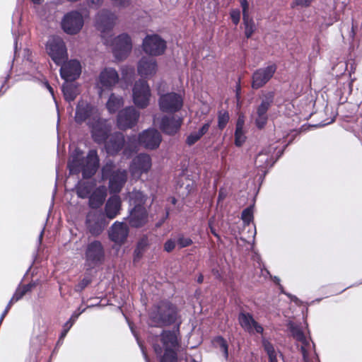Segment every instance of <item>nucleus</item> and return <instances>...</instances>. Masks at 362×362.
I'll return each instance as SVG.
<instances>
[{
  "label": "nucleus",
  "instance_id": "1",
  "mask_svg": "<svg viewBox=\"0 0 362 362\" xmlns=\"http://www.w3.org/2000/svg\"><path fill=\"white\" fill-rule=\"evenodd\" d=\"M117 16L108 10L99 11L95 18V26L102 33L105 43L112 47L116 59L122 60L127 57L132 48V40L127 34H122L113 39L105 37L115 23Z\"/></svg>",
  "mask_w": 362,
  "mask_h": 362
},
{
  "label": "nucleus",
  "instance_id": "2",
  "mask_svg": "<svg viewBox=\"0 0 362 362\" xmlns=\"http://www.w3.org/2000/svg\"><path fill=\"white\" fill-rule=\"evenodd\" d=\"M74 120L77 124L85 122L91 129L92 136L97 143L103 141L110 131L106 122L101 119L98 108L83 99L77 103Z\"/></svg>",
  "mask_w": 362,
  "mask_h": 362
},
{
  "label": "nucleus",
  "instance_id": "3",
  "mask_svg": "<svg viewBox=\"0 0 362 362\" xmlns=\"http://www.w3.org/2000/svg\"><path fill=\"white\" fill-rule=\"evenodd\" d=\"M99 167V158L95 150H90L86 157L82 151L76 148L72 153L68 168L70 174L82 173L83 178H89L96 173Z\"/></svg>",
  "mask_w": 362,
  "mask_h": 362
},
{
  "label": "nucleus",
  "instance_id": "4",
  "mask_svg": "<svg viewBox=\"0 0 362 362\" xmlns=\"http://www.w3.org/2000/svg\"><path fill=\"white\" fill-rule=\"evenodd\" d=\"M179 330H164L160 336V340L162 346L158 344H154V351L158 355H161L164 351L163 356L160 359V362H177L176 351L180 346V340L178 339Z\"/></svg>",
  "mask_w": 362,
  "mask_h": 362
},
{
  "label": "nucleus",
  "instance_id": "5",
  "mask_svg": "<svg viewBox=\"0 0 362 362\" xmlns=\"http://www.w3.org/2000/svg\"><path fill=\"white\" fill-rule=\"evenodd\" d=\"M177 311L175 305L169 302H160L150 314L151 323L156 327L168 326L175 323Z\"/></svg>",
  "mask_w": 362,
  "mask_h": 362
},
{
  "label": "nucleus",
  "instance_id": "6",
  "mask_svg": "<svg viewBox=\"0 0 362 362\" xmlns=\"http://www.w3.org/2000/svg\"><path fill=\"white\" fill-rule=\"evenodd\" d=\"M113 163H107L102 168V177L103 180L109 179V189L110 192L117 193L121 191L127 180V171L117 169L113 170Z\"/></svg>",
  "mask_w": 362,
  "mask_h": 362
},
{
  "label": "nucleus",
  "instance_id": "7",
  "mask_svg": "<svg viewBox=\"0 0 362 362\" xmlns=\"http://www.w3.org/2000/svg\"><path fill=\"white\" fill-rule=\"evenodd\" d=\"M108 223L109 221L101 211L91 210L86 214L85 226L88 233L93 237L99 236Z\"/></svg>",
  "mask_w": 362,
  "mask_h": 362
},
{
  "label": "nucleus",
  "instance_id": "8",
  "mask_svg": "<svg viewBox=\"0 0 362 362\" xmlns=\"http://www.w3.org/2000/svg\"><path fill=\"white\" fill-rule=\"evenodd\" d=\"M104 259L105 249L102 243L97 240L89 242L85 250L86 265L88 269L100 265Z\"/></svg>",
  "mask_w": 362,
  "mask_h": 362
},
{
  "label": "nucleus",
  "instance_id": "9",
  "mask_svg": "<svg viewBox=\"0 0 362 362\" xmlns=\"http://www.w3.org/2000/svg\"><path fill=\"white\" fill-rule=\"evenodd\" d=\"M46 51L57 65H61L68 57L65 43L58 36H52L49 38L46 44Z\"/></svg>",
  "mask_w": 362,
  "mask_h": 362
},
{
  "label": "nucleus",
  "instance_id": "10",
  "mask_svg": "<svg viewBox=\"0 0 362 362\" xmlns=\"http://www.w3.org/2000/svg\"><path fill=\"white\" fill-rule=\"evenodd\" d=\"M151 92L148 83L144 79L135 82L132 88V100L134 105L141 109L146 108L150 103Z\"/></svg>",
  "mask_w": 362,
  "mask_h": 362
},
{
  "label": "nucleus",
  "instance_id": "11",
  "mask_svg": "<svg viewBox=\"0 0 362 362\" xmlns=\"http://www.w3.org/2000/svg\"><path fill=\"white\" fill-rule=\"evenodd\" d=\"M84 21L82 14L72 11L64 15L62 20V28L69 35H76L82 29Z\"/></svg>",
  "mask_w": 362,
  "mask_h": 362
},
{
  "label": "nucleus",
  "instance_id": "12",
  "mask_svg": "<svg viewBox=\"0 0 362 362\" xmlns=\"http://www.w3.org/2000/svg\"><path fill=\"white\" fill-rule=\"evenodd\" d=\"M158 100L160 110L163 112L174 113L179 111L183 105L182 96L176 93L160 94Z\"/></svg>",
  "mask_w": 362,
  "mask_h": 362
},
{
  "label": "nucleus",
  "instance_id": "13",
  "mask_svg": "<svg viewBox=\"0 0 362 362\" xmlns=\"http://www.w3.org/2000/svg\"><path fill=\"white\" fill-rule=\"evenodd\" d=\"M166 42L158 35H148L144 39L143 51L150 56H160L165 52Z\"/></svg>",
  "mask_w": 362,
  "mask_h": 362
},
{
  "label": "nucleus",
  "instance_id": "14",
  "mask_svg": "<svg viewBox=\"0 0 362 362\" xmlns=\"http://www.w3.org/2000/svg\"><path fill=\"white\" fill-rule=\"evenodd\" d=\"M151 168V158L146 153H140L136 156L129 165L132 177L138 180L143 173H146Z\"/></svg>",
  "mask_w": 362,
  "mask_h": 362
},
{
  "label": "nucleus",
  "instance_id": "15",
  "mask_svg": "<svg viewBox=\"0 0 362 362\" xmlns=\"http://www.w3.org/2000/svg\"><path fill=\"white\" fill-rule=\"evenodd\" d=\"M139 115V112L132 106L123 109L117 115L118 127L122 129L132 128L137 123Z\"/></svg>",
  "mask_w": 362,
  "mask_h": 362
},
{
  "label": "nucleus",
  "instance_id": "16",
  "mask_svg": "<svg viewBox=\"0 0 362 362\" xmlns=\"http://www.w3.org/2000/svg\"><path fill=\"white\" fill-rule=\"evenodd\" d=\"M276 70L274 64H271L264 68L255 71L252 77V87L254 89H259L264 86L273 76Z\"/></svg>",
  "mask_w": 362,
  "mask_h": 362
},
{
  "label": "nucleus",
  "instance_id": "17",
  "mask_svg": "<svg viewBox=\"0 0 362 362\" xmlns=\"http://www.w3.org/2000/svg\"><path fill=\"white\" fill-rule=\"evenodd\" d=\"M102 143L105 142V147L107 153L109 155L117 154L125 145V140L124 135L120 132H116L112 134L108 135V133ZM101 144V142L100 143Z\"/></svg>",
  "mask_w": 362,
  "mask_h": 362
},
{
  "label": "nucleus",
  "instance_id": "18",
  "mask_svg": "<svg viewBox=\"0 0 362 362\" xmlns=\"http://www.w3.org/2000/svg\"><path fill=\"white\" fill-rule=\"evenodd\" d=\"M158 71L157 61L151 57H142L137 64V72L144 78H151Z\"/></svg>",
  "mask_w": 362,
  "mask_h": 362
},
{
  "label": "nucleus",
  "instance_id": "19",
  "mask_svg": "<svg viewBox=\"0 0 362 362\" xmlns=\"http://www.w3.org/2000/svg\"><path fill=\"white\" fill-rule=\"evenodd\" d=\"M61 65L60 75L66 81H72L79 77L81 66L78 60L71 59L63 62Z\"/></svg>",
  "mask_w": 362,
  "mask_h": 362
},
{
  "label": "nucleus",
  "instance_id": "20",
  "mask_svg": "<svg viewBox=\"0 0 362 362\" xmlns=\"http://www.w3.org/2000/svg\"><path fill=\"white\" fill-rule=\"evenodd\" d=\"M138 141L146 148L154 149L159 146L161 141V136L157 130L149 129L139 134Z\"/></svg>",
  "mask_w": 362,
  "mask_h": 362
},
{
  "label": "nucleus",
  "instance_id": "21",
  "mask_svg": "<svg viewBox=\"0 0 362 362\" xmlns=\"http://www.w3.org/2000/svg\"><path fill=\"white\" fill-rule=\"evenodd\" d=\"M276 149V146H269L258 153L255 164L257 168L264 170L268 167H272L276 162L274 159V153Z\"/></svg>",
  "mask_w": 362,
  "mask_h": 362
},
{
  "label": "nucleus",
  "instance_id": "22",
  "mask_svg": "<svg viewBox=\"0 0 362 362\" xmlns=\"http://www.w3.org/2000/svg\"><path fill=\"white\" fill-rule=\"evenodd\" d=\"M182 124V118L177 116H164L159 122L160 129L167 134L177 133Z\"/></svg>",
  "mask_w": 362,
  "mask_h": 362
},
{
  "label": "nucleus",
  "instance_id": "23",
  "mask_svg": "<svg viewBox=\"0 0 362 362\" xmlns=\"http://www.w3.org/2000/svg\"><path fill=\"white\" fill-rule=\"evenodd\" d=\"M238 321L242 328L250 334H262L263 332V327L249 313H240Z\"/></svg>",
  "mask_w": 362,
  "mask_h": 362
},
{
  "label": "nucleus",
  "instance_id": "24",
  "mask_svg": "<svg viewBox=\"0 0 362 362\" xmlns=\"http://www.w3.org/2000/svg\"><path fill=\"white\" fill-rule=\"evenodd\" d=\"M148 220V216L144 206H134L129 216V223L132 227H141L145 225Z\"/></svg>",
  "mask_w": 362,
  "mask_h": 362
},
{
  "label": "nucleus",
  "instance_id": "25",
  "mask_svg": "<svg viewBox=\"0 0 362 362\" xmlns=\"http://www.w3.org/2000/svg\"><path fill=\"white\" fill-rule=\"evenodd\" d=\"M129 228L126 223L115 222L109 231L110 239L117 244H122L127 239Z\"/></svg>",
  "mask_w": 362,
  "mask_h": 362
},
{
  "label": "nucleus",
  "instance_id": "26",
  "mask_svg": "<svg viewBox=\"0 0 362 362\" xmlns=\"http://www.w3.org/2000/svg\"><path fill=\"white\" fill-rule=\"evenodd\" d=\"M119 81V75L112 68L104 69L99 75V84L105 88L110 89Z\"/></svg>",
  "mask_w": 362,
  "mask_h": 362
},
{
  "label": "nucleus",
  "instance_id": "27",
  "mask_svg": "<svg viewBox=\"0 0 362 362\" xmlns=\"http://www.w3.org/2000/svg\"><path fill=\"white\" fill-rule=\"evenodd\" d=\"M290 329L293 337L301 344V352L303 356L305 357V354L309 353L312 349L310 339L305 336L299 326L291 324Z\"/></svg>",
  "mask_w": 362,
  "mask_h": 362
},
{
  "label": "nucleus",
  "instance_id": "28",
  "mask_svg": "<svg viewBox=\"0 0 362 362\" xmlns=\"http://www.w3.org/2000/svg\"><path fill=\"white\" fill-rule=\"evenodd\" d=\"M122 202L117 195L111 196L105 206V216L109 219L115 218L121 210Z\"/></svg>",
  "mask_w": 362,
  "mask_h": 362
},
{
  "label": "nucleus",
  "instance_id": "29",
  "mask_svg": "<svg viewBox=\"0 0 362 362\" xmlns=\"http://www.w3.org/2000/svg\"><path fill=\"white\" fill-rule=\"evenodd\" d=\"M107 196L105 186H99L95 188L88 197V205L93 209L100 208L104 203Z\"/></svg>",
  "mask_w": 362,
  "mask_h": 362
},
{
  "label": "nucleus",
  "instance_id": "30",
  "mask_svg": "<svg viewBox=\"0 0 362 362\" xmlns=\"http://www.w3.org/2000/svg\"><path fill=\"white\" fill-rule=\"evenodd\" d=\"M240 6L243 8V23L245 25V35L247 38L252 36L255 30V25L252 18L248 15V3L247 0H240Z\"/></svg>",
  "mask_w": 362,
  "mask_h": 362
},
{
  "label": "nucleus",
  "instance_id": "31",
  "mask_svg": "<svg viewBox=\"0 0 362 362\" xmlns=\"http://www.w3.org/2000/svg\"><path fill=\"white\" fill-rule=\"evenodd\" d=\"M95 189V182L94 181L81 180L76 186V194L81 199L88 198Z\"/></svg>",
  "mask_w": 362,
  "mask_h": 362
},
{
  "label": "nucleus",
  "instance_id": "32",
  "mask_svg": "<svg viewBox=\"0 0 362 362\" xmlns=\"http://www.w3.org/2000/svg\"><path fill=\"white\" fill-rule=\"evenodd\" d=\"M71 81H66L62 86V92L64 99L68 102L74 100L76 96L79 94L78 86Z\"/></svg>",
  "mask_w": 362,
  "mask_h": 362
},
{
  "label": "nucleus",
  "instance_id": "33",
  "mask_svg": "<svg viewBox=\"0 0 362 362\" xmlns=\"http://www.w3.org/2000/svg\"><path fill=\"white\" fill-rule=\"evenodd\" d=\"M268 111L263 107L257 106L256 111L252 115V117L255 122L257 127L259 129L263 128L268 120Z\"/></svg>",
  "mask_w": 362,
  "mask_h": 362
},
{
  "label": "nucleus",
  "instance_id": "34",
  "mask_svg": "<svg viewBox=\"0 0 362 362\" xmlns=\"http://www.w3.org/2000/svg\"><path fill=\"white\" fill-rule=\"evenodd\" d=\"M124 105V99L121 96L112 93L106 103V107L110 113L116 112Z\"/></svg>",
  "mask_w": 362,
  "mask_h": 362
},
{
  "label": "nucleus",
  "instance_id": "35",
  "mask_svg": "<svg viewBox=\"0 0 362 362\" xmlns=\"http://www.w3.org/2000/svg\"><path fill=\"white\" fill-rule=\"evenodd\" d=\"M262 346L264 348V351L267 353L269 361H274L278 357H282V354L276 349L274 345L269 341L267 339H262Z\"/></svg>",
  "mask_w": 362,
  "mask_h": 362
},
{
  "label": "nucleus",
  "instance_id": "36",
  "mask_svg": "<svg viewBox=\"0 0 362 362\" xmlns=\"http://www.w3.org/2000/svg\"><path fill=\"white\" fill-rule=\"evenodd\" d=\"M274 91H263L259 96L260 103L258 105L268 111L274 103Z\"/></svg>",
  "mask_w": 362,
  "mask_h": 362
},
{
  "label": "nucleus",
  "instance_id": "37",
  "mask_svg": "<svg viewBox=\"0 0 362 362\" xmlns=\"http://www.w3.org/2000/svg\"><path fill=\"white\" fill-rule=\"evenodd\" d=\"M210 123L204 124L198 131L192 132L187 138L186 142L188 145L191 146L199 141L201 137L204 135L209 129Z\"/></svg>",
  "mask_w": 362,
  "mask_h": 362
},
{
  "label": "nucleus",
  "instance_id": "38",
  "mask_svg": "<svg viewBox=\"0 0 362 362\" xmlns=\"http://www.w3.org/2000/svg\"><path fill=\"white\" fill-rule=\"evenodd\" d=\"M244 120L241 117H239L237 124L236 129L235 132V144L238 146H240L245 141V136L243 132Z\"/></svg>",
  "mask_w": 362,
  "mask_h": 362
},
{
  "label": "nucleus",
  "instance_id": "39",
  "mask_svg": "<svg viewBox=\"0 0 362 362\" xmlns=\"http://www.w3.org/2000/svg\"><path fill=\"white\" fill-rule=\"evenodd\" d=\"M129 202L131 205L144 206L145 202V196L140 191H133L129 194Z\"/></svg>",
  "mask_w": 362,
  "mask_h": 362
},
{
  "label": "nucleus",
  "instance_id": "40",
  "mask_svg": "<svg viewBox=\"0 0 362 362\" xmlns=\"http://www.w3.org/2000/svg\"><path fill=\"white\" fill-rule=\"evenodd\" d=\"M214 343L223 353L226 358L228 356V344L226 341L221 337H217L214 339Z\"/></svg>",
  "mask_w": 362,
  "mask_h": 362
},
{
  "label": "nucleus",
  "instance_id": "41",
  "mask_svg": "<svg viewBox=\"0 0 362 362\" xmlns=\"http://www.w3.org/2000/svg\"><path fill=\"white\" fill-rule=\"evenodd\" d=\"M32 286H33V285H31V284H27V285H24V286H21V287L18 288L16 289L15 293L13 294L12 298L16 302H17L18 300L21 299L23 298V296L28 291H29L31 289Z\"/></svg>",
  "mask_w": 362,
  "mask_h": 362
},
{
  "label": "nucleus",
  "instance_id": "42",
  "mask_svg": "<svg viewBox=\"0 0 362 362\" xmlns=\"http://www.w3.org/2000/svg\"><path fill=\"white\" fill-rule=\"evenodd\" d=\"M242 219L247 225L253 220V206H250L243 210L242 213Z\"/></svg>",
  "mask_w": 362,
  "mask_h": 362
},
{
  "label": "nucleus",
  "instance_id": "43",
  "mask_svg": "<svg viewBox=\"0 0 362 362\" xmlns=\"http://www.w3.org/2000/svg\"><path fill=\"white\" fill-rule=\"evenodd\" d=\"M135 139L134 141H132V139H129V142L127 143L123 153L129 157L132 155V153L136 150V144L134 143Z\"/></svg>",
  "mask_w": 362,
  "mask_h": 362
},
{
  "label": "nucleus",
  "instance_id": "44",
  "mask_svg": "<svg viewBox=\"0 0 362 362\" xmlns=\"http://www.w3.org/2000/svg\"><path fill=\"white\" fill-rule=\"evenodd\" d=\"M218 127L220 129H223L229 120L228 114L226 112H223V113L220 112L218 115Z\"/></svg>",
  "mask_w": 362,
  "mask_h": 362
},
{
  "label": "nucleus",
  "instance_id": "45",
  "mask_svg": "<svg viewBox=\"0 0 362 362\" xmlns=\"http://www.w3.org/2000/svg\"><path fill=\"white\" fill-rule=\"evenodd\" d=\"M133 0H111L112 4L119 8H125L129 7Z\"/></svg>",
  "mask_w": 362,
  "mask_h": 362
},
{
  "label": "nucleus",
  "instance_id": "46",
  "mask_svg": "<svg viewBox=\"0 0 362 362\" xmlns=\"http://www.w3.org/2000/svg\"><path fill=\"white\" fill-rule=\"evenodd\" d=\"M177 242L180 247H185L192 243V240L189 238H186L183 235L180 236Z\"/></svg>",
  "mask_w": 362,
  "mask_h": 362
},
{
  "label": "nucleus",
  "instance_id": "47",
  "mask_svg": "<svg viewBox=\"0 0 362 362\" xmlns=\"http://www.w3.org/2000/svg\"><path fill=\"white\" fill-rule=\"evenodd\" d=\"M313 0H294L292 6L308 7L310 5Z\"/></svg>",
  "mask_w": 362,
  "mask_h": 362
},
{
  "label": "nucleus",
  "instance_id": "48",
  "mask_svg": "<svg viewBox=\"0 0 362 362\" xmlns=\"http://www.w3.org/2000/svg\"><path fill=\"white\" fill-rule=\"evenodd\" d=\"M230 18L235 25H238L240 19V12L238 9L231 11Z\"/></svg>",
  "mask_w": 362,
  "mask_h": 362
},
{
  "label": "nucleus",
  "instance_id": "49",
  "mask_svg": "<svg viewBox=\"0 0 362 362\" xmlns=\"http://www.w3.org/2000/svg\"><path fill=\"white\" fill-rule=\"evenodd\" d=\"M175 247V241L173 240H168L164 245V249L167 252H171Z\"/></svg>",
  "mask_w": 362,
  "mask_h": 362
},
{
  "label": "nucleus",
  "instance_id": "50",
  "mask_svg": "<svg viewBox=\"0 0 362 362\" xmlns=\"http://www.w3.org/2000/svg\"><path fill=\"white\" fill-rule=\"evenodd\" d=\"M90 283L88 279L84 278L76 286V291H81L85 288Z\"/></svg>",
  "mask_w": 362,
  "mask_h": 362
},
{
  "label": "nucleus",
  "instance_id": "51",
  "mask_svg": "<svg viewBox=\"0 0 362 362\" xmlns=\"http://www.w3.org/2000/svg\"><path fill=\"white\" fill-rule=\"evenodd\" d=\"M86 310V308H83V309H81V308H79L78 309V310L75 311L72 315L71 316L69 320L73 322L74 323V322L77 320V318L78 317V316L82 314L84 311Z\"/></svg>",
  "mask_w": 362,
  "mask_h": 362
},
{
  "label": "nucleus",
  "instance_id": "52",
  "mask_svg": "<svg viewBox=\"0 0 362 362\" xmlns=\"http://www.w3.org/2000/svg\"><path fill=\"white\" fill-rule=\"evenodd\" d=\"M88 1L91 6L97 8L102 5L103 0H88Z\"/></svg>",
  "mask_w": 362,
  "mask_h": 362
},
{
  "label": "nucleus",
  "instance_id": "53",
  "mask_svg": "<svg viewBox=\"0 0 362 362\" xmlns=\"http://www.w3.org/2000/svg\"><path fill=\"white\" fill-rule=\"evenodd\" d=\"M73 324H74V322H71V321L69 320V321H67V322L65 323V325H64V328L65 329H67V330L69 331V330L70 329V328L72 327Z\"/></svg>",
  "mask_w": 362,
  "mask_h": 362
},
{
  "label": "nucleus",
  "instance_id": "54",
  "mask_svg": "<svg viewBox=\"0 0 362 362\" xmlns=\"http://www.w3.org/2000/svg\"><path fill=\"white\" fill-rule=\"evenodd\" d=\"M346 3L344 2H342L341 5H339L337 1H335V6H336V8H339V9L341 10H344V8L346 7Z\"/></svg>",
  "mask_w": 362,
  "mask_h": 362
},
{
  "label": "nucleus",
  "instance_id": "55",
  "mask_svg": "<svg viewBox=\"0 0 362 362\" xmlns=\"http://www.w3.org/2000/svg\"><path fill=\"white\" fill-rule=\"evenodd\" d=\"M16 303V301L11 298V299L10 300V301L8 302L5 310H7V312H8V310H10L11 307L12 306V305Z\"/></svg>",
  "mask_w": 362,
  "mask_h": 362
},
{
  "label": "nucleus",
  "instance_id": "56",
  "mask_svg": "<svg viewBox=\"0 0 362 362\" xmlns=\"http://www.w3.org/2000/svg\"><path fill=\"white\" fill-rule=\"evenodd\" d=\"M16 303V301L11 298V299L10 300V301L8 302L5 310H7V312H8V310H10L11 307L12 306V305Z\"/></svg>",
  "mask_w": 362,
  "mask_h": 362
},
{
  "label": "nucleus",
  "instance_id": "57",
  "mask_svg": "<svg viewBox=\"0 0 362 362\" xmlns=\"http://www.w3.org/2000/svg\"><path fill=\"white\" fill-rule=\"evenodd\" d=\"M138 343H139V346H140V347H141V351H142V353H143V354H144V358H145L146 361V362H149L148 358V356H147L146 354L145 353V351H144V350L143 346L140 344V343H139V341H138Z\"/></svg>",
  "mask_w": 362,
  "mask_h": 362
},
{
  "label": "nucleus",
  "instance_id": "58",
  "mask_svg": "<svg viewBox=\"0 0 362 362\" xmlns=\"http://www.w3.org/2000/svg\"><path fill=\"white\" fill-rule=\"evenodd\" d=\"M45 86H46L47 88L49 90V93L52 94V95L54 96L53 88L50 86V85L48 83H46Z\"/></svg>",
  "mask_w": 362,
  "mask_h": 362
},
{
  "label": "nucleus",
  "instance_id": "59",
  "mask_svg": "<svg viewBox=\"0 0 362 362\" xmlns=\"http://www.w3.org/2000/svg\"><path fill=\"white\" fill-rule=\"evenodd\" d=\"M69 331L67 329H65L64 328L63 329V331L61 333V335H60V339H62L65 337V336L66 335L67 332Z\"/></svg>",
  "mask_w": 362,
  "mask_h": 362
},
{
  "label": "nucleus",
  "instance_id": "60",
  "mask_svg": "<svg viewBox=\"0 0 362 362\" xmlns=\"http://www.w3.org/2000/svg\"><path fill=\"white\" fill-rule=\"evenodd\" d=\"M43 234H44V229L42 230V231L40 232V235H39V242H40V243L42 241V237H43Z\"/></svg>",
  "mask_w": 362,
  "mask_h": 362
},
{
  "label": "nucleus",
  "instance_id": "61",
  "mask_svg": "<svg viewBox=\"0 0 362 362\" xmlns=\"http://www.w3.org/2000/svg\"><path fill=\"white\" fill-rule=\"evenodd\" d=\"M170 202H171L173 204H176V202H177V200H176V199H175V197H170Z\"/></svg>",
  "mask_w": 362,
  "mask_h": 362
},
{
  "label": "nucleus",
  "instance_id": "62",
  "mask_svg": "<svg viewBox=\"0 0 362 362\" xmlns=\"http://www.w3.org/2000/svg\"><path fill=\"white\" fill-rule=\"evenodd\" d=\"M203 280H204V277H203V276H202V275L199 276L198 277V279H197V281H198L199 283H202Z\"/></svg>",
  "mask_w": 362,
  "mask_h": 362
},
{
  "label": "nucleus",
  "instance_id": "63",
  "mask_svg": "<svg viewBox=\"0 0 362 362\" xmlns=\"http://www.w3.org/2000/svg\"><path fill=\"white\" fill-rule=\"evenodd\" d=\"M35 4H40L42 0H32Z\"/></svg>",
  "mask_w": 362,
  "mask_h": 362
},
{
  "label": "nucleus",
  "instance_id": "64",
  "mask_svg": "<svg viewBox=\"0 0 362 362\" xmlns=\"http://www.w3.org/2000/svg\"><path fill=\"white\" fill-rule=\"evenodd\" d=\"M269 362H279V360H278V358H276V359H275L274 361H270Z\"/></svg>",
  "mask_w": 362,
  "mask_h": 362
}]
</instances>
